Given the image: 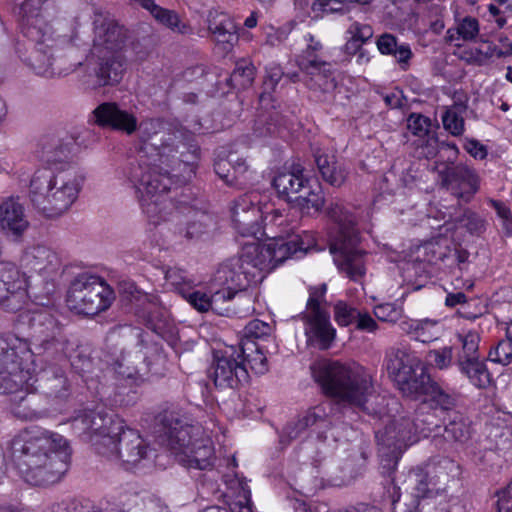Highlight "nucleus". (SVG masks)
I'll return each mask as SVG.
<instances>
[{"instance_id":"nucleus-63","label":"nucleus","mask_w":512,"mask_h":512,"mask_svg":"<svg viewBox=\"0 0 512 512\" xmlns=\"http://www.w3.org/2000/svg\"><path fill=\"white\" fill-rule=\"evenodd\" d=\"M498 456V453L489 444H482L478 450L473 451V461L482 469L492 467Z\"/></svg>"},{"instance_id":"nucleus-51","label":"nucleus","mask_w":512,"mask_h":512,"mask_svg":"<svg viewBox=\"0 0 512 512\" xmlns=\"http://www.w3.org/2000/svg\"><path fill=\"white\" fill-rule=\"evenodd\" d=\"M466 107L461 104H455L447 108L442 115V123L444 128L453 136H460L464 132V119L462 114Z\"/></svg>"},{"instance_id":"nucleus-37","label":"nucleus","mask_w":512,"mask_h":512,"mask_svg":"<svg viewBox=\"0 0 512 512\" xmlns=\"http://www.w3.org/2000/svg\"><path fill=\"white\" fill-rule=\"evenodd\" d=\"M376 46L382 55L394 57L402 70L406 71L409 68L413 57L409 44L399 43L393 34L383 33L377 38Z\"/></svg>"},{"instance_id":"nucleus-14","label":"nucleus","mask_w":512,"mask_h":512,"mask_svg":"<svg viewBox=\"0 0 512 512\" xmlns=\"http://www.w3.org/2000/svg\"><path fill=\"white\" fill-rule=\"evenodd\" d=\"M141 143L140 155L145 159L157 157L158 160L167 166H173L177 162H188L184 159L183 153L175 158L177 148L174 145V136L166 128V124L160 119H145L137 127Z\"/></svg>"},{"instance_id":"nucleus-39","label":"nucleus","mask_w":512,"mask_h":512,"mask_svg":"<svg viewBox=\"0 0 512 512\" xmlns=\"http://www.w3.org/2000/svg\"><path fill=\"white\" fill-rule=\"evenodd\" d=\"M456 365L460 373L476 388L486 389L492 384L491 373L481 357L456 362Z\"/></svg>"},{"instance_id":"nucleus-64","label":"nucleus","mask_w":512,"mask_h":512,"mask_svg":"<svg viewBox=\"0 0 512 512\" xmlns=\"http://www.w3.org/2000/svg\"><path fill=\"white\" fill-rule=\"evenodd\" d=\"M488 360L508 365L512 361V345L505 339L500 341L488 354Z\"/></svg>"},{"instance_id":"nucleus-20","label":"nucleus","mask_w":512,"mask_h":512,"mask_svg":"<svg viewBox=\"0 0 512 512\" xmlns=\"http://www.w3.org/2000/svg\"><path fill=\"white\" fill-rule=\"evenodd\" d=\"M92 54H123L127 31L114 19L95 13Z\"/></svg>"},{"instance_id":"nucleus-48","label":"nucleus","mask_w":512,"mask_h":512,"mask_svg":"<svg viewBox=\"0 0 512 512\" xmlns=\"http://www.w3.org/2000/svg\"><path fill=\"white\" fill-rule=\"evenodd\" d=\"M410 480L412 484L410 494L419 500L432 498L441 493L439 489L429 481V476L424 469L419 468L415 470Z\"/></svg>"},{"instance_id":"nucleus-7","label":"nucleus","mask_w":512,"mask_h":512,"mask_svg":"<svg viewBox=\"0 0 512 512\" xmlns=\"http://www.w3.org/2000/svg\"><path fill=\"white\" fill-rule=\"evenodd\" d=\"M326 215L337 228L330 245L335 264L351 280L358 281L365 274V252L359 248L356 219L339 201L329 202Z\"/></svg>"},{"instance_id":"nucleus-8","label":"nucleus","mask_w":512,"mask_h":512,"mask_svg":"<svg viewBox=\"0 0 512 512\" xmlns=\"http://www.w3.org/2000/svg\"><path fill=\"white\" fill-rule=\"evenodd\" d=\"M35 359L30 345L15 334L0 335V392H14L30 385Z\"/></svg>"},{"instance_id":"nucleus-26","label":"nucleus","mask_w":512,"mask_h":512,"mask_svg":"<svg viewBox=\"0 0 512 512\" xmlns=\"http://www.w3.org/2000/svg\"><path fill=\"white\" fill-rule=\"evenodd\" d=\"M95 122L100 127H108L132 135L137 131L138 120L136 116L127 110L121 109L114 102L100 104L94 111Z\"/></svg>"},{"instance_id":"nucleus-50","label":"nucleus","mask_w":512,"mask_h":512,"mask_svg":"<svg viewBox=\"0 0 512 512\" xmlns=\"http://www.w3.org/2000/svg\"><path fill=\"white\" fill-rule=\"evenodd\" d=\"M458 341L461 344L460 350L456 355V362L466 361L470 359L479 358V343L480 335L476 331H467L460 333L457 336Z\"/></svg>"},{"instance_id":"nucleus-15","label":"nucleus","mask_w":512,"mask_h":512,"mask_svg":"<svg viewBox=\"0 0 512 512\" xmlns=\"http://www.w3.org/2000/svg\"><path fill=\"white\" fill-rule=\"evenodd\" d=\"M30 342L34 357H55L65 346V337L59 321L45 309L31 312L28 315Z\"/></svg>"},{"instance_id":"nucleus-18","label":"nucleus","mask_w":512,"mask_h":512,"mask_svg":"<svg viewBox=\"0 0 512 512\" xmlns=\"http://www.w3.org/2000/svg\"><path fill=\"white\" fill-rule=\"evenodd\" d=\"M208 376L216 387L236 389L249 380L248 369L239 359L234 346L213 351Z\"/></svg>"},{"instance_id":"nucleus-28","label":"nucleus","mask_w":512,"mask_h":512,"mask_svg":"<svg viewBox=\"0 0 512 512\" xmlns=\"http://www.w3.org/2000/svg\"><path fill=\"white\" fill-rule=\"evenodd\" d=\"M33 387V383L30 381V385H24L18 390L10 392L13 394L10 398V411L21 420H38L46 414L41 396L30 390Z\"/></svg>"},{"instance_id":"nucleus-25","label":"nucleus","mask_w":512,"mask_h":512,"mask_svg":"<svg viewBox=\"0 0 512 512\" xmlns=\"http://www.w3.org/2000/svg\"><path fill=\"white\" fill-rule=\"evenodd\" d=\"M443 184L455 197L467 203L479 189V177L469 166L457 164L445 170Z\"/></svg>"},{"instance_id":"nucleus-16","label":"nucleus","mask_w":512,"mask_h":512,"mask_svg":"<svg viewBox=\"0 0 512 512\" xmlns=\"http://www.w3.org/2000/svg\"><path fill=\"white\" fill-rule=\"evenodd\" d=\"M98 454L106 459L120 463L130 469L148 456L149 447L141 435L130 428L121 426V431L113 438L98 443Z\"/></svg>"},{"instance_id":"nucleus-23","label":"nucleus","mask_w":512,"mask_h":512,"mask_svg":"<svg viewBox=\"0 0 512 512\" xmlns=\"http://www.w3.org/2000/svg\"><path fill=\"white\" fill-rule=\"evenodd\" d=\"M150 219L156 225L163 222L162 230L166 233V238L178 244L197 238L203 232L202 225L189 221L182 213V207L175 206L174 203L172 207L162 210L157 217Z\"/></svg>"},{"instance_id":"nucleus-4","label":"nucleus","mask_w":512,"mask_h":512,"mask_svg":"<svg viewBox=\"0 0 512 512\" xmlns=\"http://www.w3.org/2000/svg\"><path fill=\"white\" fill-rule=\"evenodd\" d=\"M159 422L167 447L180 464L199 470L213 465L214 447L201 425L190 423L181 410L174 408L164 410Z\"/></svg>"},{"instance_id":"nucleus-60","label":"nucleus","mask_w":512,"mask_h":512,"mask_svg":"<svg viewBox=\"0 0 512 512\" xmlns=\"http://www.w3.org/2000/svg\"><path fill=\"white\" fill-rule=\"evenodd\" d=\"M50 512H125L117 508L105 510L96 509L90 505H83L76 501L61 502L51 506Z\"/></svg>"},{"instance_id":"nucleus-30","label":"nucleus","mask_w":512,"mask_h":512,"mask_svg":"<svg viewBox=\"0 0 512 512\" xmlns=\"http://www.w3.org/2000/svg\"><path fill=\"white\" fill-rule=\"evenodd\" d=\"M28 227L25 208L18 198L10 197L0 204V228L7 236L19 239Z\"/></svg>"},{"instance_id":"nucleus-5","label":"nucleus","mask_w":512,"mask_h":512,"mask_svg":"<svg viewBox=\"0 0 512 512\" xmlns=\"http://www.w3.org/2000/svg\"><path fill=\"white\" fill-rule=\"evenodd\" d=\"M76 34L52 36L47 30L44 37L30 40L33 46L23 61L38 75L53 78L67 76L83 65V55L74 44Z\"/></svg>"},{"instance_id":"nucleus-3","label":"nucleus","mask_w":512,"mask_h":512,"mask_svg":"<svg viewBox=\"0 0 512 512\" xmlns=\"http://www.w3.org/2000/svg\"><path fill=\"white\" fill-rule=\"evenodd\" d=\"M82 183L83 177L70 164L39 169L31 177L28 197L37 213L57 219L77 200Z\"/></svg>"},{"instance_id":"nucleus-53","label":"nucleus","mask_w":512,"mask_h":512,"mask_svg":"<svg viewBox=\"0 0 512 512\" xmlns=\"http://www.w3.org/2000/svg\"><path fill=\"white\" fill-rule=\"evenodd\" d=\"M236 294V292L222 286L221 289L215 291L210 296V309L219 315L228 316L234 312L232 301Z\"/></svg>"},{"instance_id":"nucleus-33","label":"nucleus","mask_w":512,"mask_h":512,"mask_svg":"<svg viewBox=\"0 0 512 512\" xmlns=\"http://www.w3.org/2000/svg\"><path fill=\"white\" fill-rule=\"evenodd\" d=\"M304 69H301L306 73L307 79L306 84L309 89L314 91H320L322 93H330L334 91L337 86L332 65L325 61L316 65H313L311 60L303 62Z\"/></svg>"},{"instance_id":"nucleus-41","label":"nucleus","mask_w":512,"mask_h":512,"mask_svg":"<svg viewBox=\"0 0 512 512\" xmlns=\"http://www.w3.org/2000/svg\"><path fill=\"white\" fill-rule=\"evenodd\" d=\"M479 21L471 16L464 17L455 27L446 31L445 41L460 47V41H473L479 35Z\"/></svg>"},{"instance_id":"nucleus-24","label":"nucleus","mask_w":512,"mask_h":512,"mask_svg":"<svg viewBox=\"0 0 512 512\" xmlns=\"http://www.w3.org/2000/svg\"><path fill=\"white\" fill-rule=\"evenodd\" d=\"M33 385L37 383L36 389L52 399L65 400L70 396L71 383L65 370L58 364H49L39 371L35 369Z\"/></svg>"},{"instance_id":"nucleus-40","label":"nucleus","mask_w":512,"mask_h":512,"mask_svg":"<svg viewBox=\"0 0 512 512\" xmlns=\"http://www.w3.org/2000/svg\"><path fill=\"white\" fill-rule=\"evenodd\" d=\"M237 349L239 359L245 367H250L256 374H264L268 371L267 358L263 346L252 340H241Z\"/></svg>"},{"instance_id":"nucleus-55","label":"nucleus","mask_w":512,"mask_h":512,"mask_svg":"<svg viewBox=\"0 0 512 512\" xmlns=\"http://www.w3.org/2000/svg\"><path fill=\"white\" fill-rule=\"evenodd\" d=\"M311 9L317 18L324 14H345L349 11V3L344 0H315Z\"/></svg>"},{"instance_id":"nucleus-42","label":"nucleus","mask_w":512,"mask_h":512,"mask_svg":"<svg viewBox=\"0 0 512 512\" xmlns=\"http://www.w3.org/2000/svg\"><path fill=\"white\" fill-rule=\"evenodd\" d=\"M402 330L422 343L432 342L439 337L438 322L425 320H411L402 322Z\"/></svg>"},{"instance_id":"nucleus-6","label":"nucleus","mask_w":512,"mask_h":512,"mask_svg":"<svg viewBox=\"0 0 512 512\" xmlns=\"http://www.w3.org/2000/svg\"><path fill=\"white\" fill-rule=\"evenodd\" d=\"M314 240L305 235L282 234L274 236L268 243L261 244L257 241L245 243L238 258L242 261L246 270L252 273L251 277L257 283L266 273L275 269L289 257L298 253L305 254L313 245Z\"/></svg>"},{"instance_id":"nucleus-46","label":"nucleus","mask_w":512,"mask_h":512,"mask_svg":"<svg viewBox=\"0 0 512 512\" xmlns=\"http://www.w3.org/2000/svg\"><path fill=\"white\" fill-rule=\"evenodd\" d=\"M489 446L497 453L504 455L512 451V427L499 423L491 424L487 435Z\"/></svg>"},{"instance_id":"nucleus-31","label":"nucleus","mask_w":512,"mask_h":512,"mask_svg":"<svg viewBox=\"0 0 512 512\" xmlns=\"http://www.w3.org/2000/svg\"><path fill=\"white\" fill-rule=\"evenodd\" d=\"M43 0H25L20 5L22 33L29 40H38L51 30L50 26L40 17Z\"/></svg>"},{"instance_id":"nucleus-29","label":"nucleus","mask_w":512,"mask_h":512,"mask_svg":"<svg viewBox=\"0 0 512 512\" xmlns=\"http://www.w3.org/2000/svg\"><path fill=\"white\" fill-rule=\"evenodd\" d=\"M238 257H233L223 262L214 275V281L236 293L246 290L252 283H255Z\"/></svg>"},{"instance_id":"nucleus-56","label":"nucleus","mask_w":512,"mask_h":512,"mask_svg":"<svg viewBox=\"0 0 512 512\" xmlns=\"http://www.w3.org/2000/svg\"><path fill=\"white\" fill-rule=\"evenodd\" d=\"M165 280L171 285L181 296H183L182 289L191 288L194 283L191 279H189L186 271L177 268L171 267L166 269L165 271Z\"/></svg>"},{"instance_id":"nucleus-17","label":"nucleus","mask_w":512,"mask_h":512,"mask_svg":"<svg viewBox=\"0 0 512 512\" xmlns=\"http://www.w3.org/2000/svg\"><path fill=\"white\" fill-rule=\"evenodd\" d=\"M144 348L145 351L136 355L126 354L122 348L119 353H111L109 365L118 378L137 383L153 371L154 364L165 361L162 347L158 343H151Z\"/></svg>"},{"instance_id":"nucleus-12","label":"nucleus","mask_w":512,"mask_h":512,"mask_svg":"<svg viewBox=\"0 0 512 512\" xmlns=\"http://www.w3.org/2000/svg\"><path fill=\"white\" fill-rule=\"evenodd\" d=\"M418 422L419 419L411 421L408 418H401L391 421L376 432L380 464L384 473L390 475L396 469L403 450L416 440V433L424 432V428H421Z\"/></svg>"},{"instance_id":"nucleus-54","label":"nucleus","mask_w":512,"mask_h":512,"mask_svg":"<svg viewBox=\"0 0 512 512\" xmlns=\"http://www.w3.org/2000/svg\"><path fill=\"white\" fill-rule=\"evenodd\" d=\"M255 68L246 61L237 62L235 69L230 76V83L234 88L246 89L254 81Z\"/></svg>"},{"instance_id":"nucleus-22","label":"nucleus","mask_w":512,"mask_h":512,"mask_svg":"<svg viewBox=\"0 0 512 512\" xmlns=\"http://www.w3.org/2000/svg\"><path fill=\"white\" fill-rule=\"evenodd\" d=\"M231 212L234 227L242 236L255 238L261 232L263 212L258 193H246L235 199Z\"/></svg>"},{"instance_id":"nucleus-11","label":"nucleus","mask_w":512,"mask_h":512,"mask_svg":"<svg viewBox=\"0 0 512 512\" xmlns=\"http://www.w3.org/2000/svg\"><path fill=\"white\" fill-rule=\"evenodd\" d=\"M326 291V284L310 287L306 311L301 314L307 343L320 350L329 349L336 337V329L326 309Z\"/></svg>"},{"instance_id":"nucleus-32","label":"nucleus","mask_w":512,"mask_h":512,"mask_svg":"<svg viewBox=\"0 0 512 512\" xmlns=\"http://www.w3.org/2000/svg\"><path fill=\"white\" fill-rule=\"evenodd\" d=\"M429 476V481L442 493L448 484L460 474V465L451 458L432 457L424 469Z\"/></svg>"},{"instance_id":"nucleus-58","label":"nucleus","mask_w":512,"mask_h":512,"mask_svg":"<svg viewBox=\"0 0 512 512\" xmlns=\"http://www.w3.org/2000/svg\"><path fill=\"white\" fill-rule=\"evenodd\" d=\"M183 298L198 312H207L210 310V296L202 291L195 290L194 285L191 288L182 289Z\"/></svg>"},{"instance_id":"nucleus-49","label":"nucleus","mask_w":512,"mask_h":512,"mask_svg":"<svg viewBox=\"0 0 512 512\" xmlns=\"http://www.w3.org/2000/svg\"><path fill=\"white\" fill-rule=\"evenodd\" d=\"M136 3L148 10L159 23L172 30L183 32V30L179 28V17L174 11L158 6L155 4L154 0H136Z\"/></svg>"},{"instance_id":"nucleus-2","label":"nucleus","mask_w":512,"mask_h":512,"mask_svg":"<svg viewBox=\"0 0 512 512\" xmlns=\"http://www.w3.org/2000/svg\"><path fill=\"white\" fill-rule=\"evenodd\" d=\"M9 449L16 468L31 485L55 484L68 470L70 449L58 433L39 427L24 429L13 437Z\"/></svg>"},{"instance_id":"nucleus-59","label":"nucleus","mask_w":512,"mask_h":512,"mask_svg":"<svg viewBox=\"0 0 512 512\" xmlns=\"http://www.w3.org/2000/svg\"><path fill=\"white\" fill-rule=\"evenodd\" d=\"M357 317H359V311L346 302L337 301L334 304V319L338 325L349 326L355 323Z\"/></svg>"},{"instance_id":"nucleus-57","label":"nucleus","mask_w":512,"mask_h":512,"mask_svg":"<svg viewBox=\"0 0 512 512\" xmlns=\"http://www.w3.org/2000/svg\"><path fill=\"white\" fill-rule=\"evenodd\" d=\"M272 333L273 327L271 324L259 319H254L245 326L243 340H264L266 338H269L272 335Z\"/></svg>"},{"instance_id":"nucleus-35","label":"nucleus","mask_w":512,"mask_h":512,"mask_svg":"<svg viewBox=\"0 0 512 512\" xmlns=\"http://www.w3.org/2000/svg\"><path fill=\"white\" fill-rule=\"evenodd\" d=\"M315 163L322 179L333 187H341L348 176L343 163L333 154L318 150L314 153Z\"/></svg>"},{"instance_id":"nucleus-45","label":"nucleus","mask_w":512,"mask_h":512,"mask_svg":"<svg viewBox=\"0 0 512 512\" xmlns=\"http://www.w3.org/2000/svg\"><path fill=\"white\" fill-rule=\"evenodd\" d=\"M426 395L435 408L442 411L452 412L455 405L454 398L448 394L437 382L433 381L428 375L427 383L423 384V388L419 391V397Z\"/></svg>"},{"instance_id":"nucleus-19","label":"nucleus","mask_w":512,"mask_h":512,"mask_svg":"<svg viewBox=\"0 0 512 512\" xmlns=\"http://www.w3.org/2000/svg\"><path fill=\"white\" fill-rule=\"evenodd\" d=\"M71 425L74 432L90 442L98 453V443L119 434L122 423L102 411L84 410L73 418Z\"/></svg>"},{"instance_id":"nucleus-47","label":"nucleus","mask_w":512,"mask_h":512,"mask_svg":"<svg viewBox=\"0 0 512 512\" xmlns=\"http://www.w3.org/2000/svg\"><path fill=\"white\" fill-rule=\"evenodd\" d=\"M294 202L303 213H309L311 209L319 212L324 206L325 199L321 188L317 186L313 189L309 181L302 192L294 197Z\"/></svg>"},{"instance_id":"nucleus-52","label":"nucleus","mask_w":512,"mask_h":512,"mask_svg":"<svg viewBox=\"0 0 512 512\" xmlns=\"http://www.w3.org/2000/svg\"><path fill=\"white\" fill-rule=\"evenodd\" d=\"M453 220L472 235L480 236L486 230V220L470 209H464L463 212L455 216Z\"/></svg>"},{"instance_id":"nucleus-44","label":"nucleus","mask_w":512,"mask_h":512,"mask_svg":"<svg viewBox=\"0 0 512 512\" xmlns=\"http://www.w3.org/2000/svg\"><path fill=\"white\" fill-rule=\"evenodd\" d=\"M28 264L37 272L53 271L59 265L58 255L49 247L38 245L27 255Z\"/></svg>"},{"instance_id":"nucleus-62","label":"nucleus","mask_w":512,"mask_h":512,"mask_svg":"<svg viewBox=\"0 0 512 512\" xmlns=\"http://www.w3.org/2000/svg\"><path fill=\"white\" fill-rule=\"evenodd\" d=\"M307 41L309 42L307 45V48L301 53V55L298 58V65L300 69H304L303 62L304 60H311L313 62V65L325 62L320 57V52L322 50V44L315 40L312 35H308Z\"/></svg>"},{"instance_id":"nucleus-21","label":"nucleus","mask_w":512,"mask_h":512,"mask_svg":"<svg viewBox=\"0 0 512 512\" xmlns=\"http://www.w3.org/2000/svg\"><path fill=\"white\" fill-rule=\"evenodd\" d=\"M25 282L18 268L8 262L0 263V307L15 313L27 303Z\"/></svg>"},{"instance_id":"nucleus-61","label":"nucleus","mask_w":512,"mask_h":512,"mask_svg":"<svg viewBox=\"0 0 512 512\" xmlns=\"http://www.w3.org/2000/svg\"><path fill=\"white\" fill-rule=\"evenodd\" d=\"M430 127V119L421 114L412 113L407 119L408 130L421 139L429 136Z\"/></svg>"},{"instance_id":"nucleus-34","label":"nucleus","mask_w":512,"mask_h":512,"mask_svg":"<svg viewBox=\"0 0 512 512\" xmlns=\"http://www.w3.org/2000/svg\"><path fill=\"white\" fill-rule=\"evenodd\" d=\"M208 28L218 48L222 49L223 53L231 51L238 42L237 27L233 20L225 14L211 17Z\"/></svg>"},{"instance_id":"nucleus-9","label":"nucleus","mask_w":512,"mask_h":512,"mask_svg":"<svg viewBox=\"0 0 512 512\" xmlns=\"http://www.w3.org/2000/svg\"><path fill=\"white\" fill-rule=\"evenodd\" d=\"M129 179L143 211L149 218H155L162 210L173 206V202L165 196L171 185L169 173L162 172L144 156H139L137 165L131 167Z\"/></svg>"},{"instance_id":"nucleus-38","label":"nucleus","mask_w":512,"mask_h":512,"mask_svg":"<svg viewBox=\"0 0 512 512\" xmlns=\"http://www.w3.org/2000/svg\"><path fill=\"white\" fill-rule=\"evenodd\" d=\"M449 421L445 424L443 433L436 434L433 437L435 446L444 448L442 440L447 443L459 442L463 443L470 437V428L466 423L462 415L456 411H452L448 414Z\"/></svg>"},{"instance_id":"nucleus-43","label":"nucleus","mask_w":512,"mask_h":512,"mask_svg":"<svg viewBox=\"0 0 512 512\" xmlns=\"http://www.w3.org/2000/svg\"><path fill=\"white\" fill-rule=\"evenodd\" d=\"M75 142L72 138L60 139L52 137L43 143V155L50 164H57L67 160L73 151Z\"/></svg>"},{"instance_id":"nucleus-10","label":"nucleus","mask_w":512,"mask_h":512,"mask_svg":"<svg viewBox=\"0 0 512 512\" xmlns=\"http://www.w3.org/2000/svg\"><path fill=\"white\" fill-rule=\"evenodd\" d=\"M114 291L99 276L82 273L70 284L66 302L78 314L96 315L110 307Z\"/></svg>"},{"instance_id":"nucleus-27","label":"nucleus","mask_w":512,"mask_h":512,"mask_svg":"<svg viewBox=\"0 0 512 512\" xmlns=\"http://www.w3.org/2000/svg\"><path fill=\"white\" fill-rule=\"evenodd\" d=\"M96 58L92 73L99 87L118 84L126 71V58L123 54H92Z\"/></svg>"},{"instance_id":"nucleus-36","label":"nucleus","mask_w":512,"mask_h":512,"mask_svg":"<svg viewBox=\"0 0 512 512\" xmlns=\"http://www.w3.org/2000/svg\"><path fill=\"white\" fill-rule=\"evenodd\" d=\"M308 182L309 179L303 175V169L296 166L291 171L278 173L273 179V186L279 195L294 201V197L302 192Z\"/></svg>"},{"instance_id":"nucleus-13","label":"nucleus","mask_w":512,"mask_h":512,"mask_svg":"<svg viewBox=\"0 0 512 512\" xmlns=\"http://www.w3.org/2000/svg\"><path fill=\"white\" fill-rule=\"evenodd\" d=\"M384 366L404 396L413 399L419 397V391L427 383L429 374L416 355L405 349L391 348L385 355Z\"/></svg>"},{"instance_id":"nucleus-1","label":"nucleus","mask_w":512,"mask_h":512,"mask_svg":"<svg viewBox=\"0 0 512 512\" xmlns=\"http://www.w3.org/2000/svg\"><path fill=\"white\" fill-rule=\"evenodd\" d=\"M311 371L323 394L334 402H322L300 415L303 427H329L330 417L342 405L369 410L366 405L375 389L371 375L363 367L322 359L311 366Z\"/></svg>"}]
</instances>
